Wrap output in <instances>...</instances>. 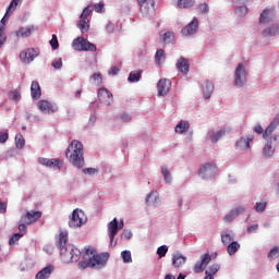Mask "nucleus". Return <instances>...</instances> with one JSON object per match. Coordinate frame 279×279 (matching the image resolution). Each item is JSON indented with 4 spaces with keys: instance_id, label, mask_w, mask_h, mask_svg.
Wrapping results in <instances>:
<instances>
[{
    "instance_id": "nucleus-27",
    "label": "nucleus",
    "mask_w": 279,
    "mask_h": 279,
    "mask_svg": "<svg viewBox=\"0 0 279 279\" xmlns=\"http://www.w3.org/2000/svg\"><path fill=\"white\" fill-rule=\"evenodd\" d=\"M186 263V257L181 253L173 254L172 264L175 268H180L182 265Z\"/></svg>"
},
{
    "instance_id": "nucleus-7",
    "label": "nucleus",
    "mask_w": 279,
    "mask_h": 279,
    "mask_svg": "<svg viewBox=\"0 0 279 279\" xmlns=\"http://www.w3.org/2000/svg\"><path fill=\"white\" fill-rule=\"evenodd\" d=\"M86 222L85 214L82 210L75 209L70 217L69 226L73 229L82 227Z\"/></svg>"
},
{
    "instance_id": "nucleus-24",
    "label": "nucleus",
    "mask_w": 279,
    "mask_h": 279,
    "mask_svg": "<svg viewBox=\"0 0 279 279\" xmlns=\"http://www.w3.org/2000/svg\"><path fill=\"white\" fill-rule=\"evenodd\" d=\"M278 135H274L272 137H268L267 144L264 147V155L265 157H271L275 154V149L271 147L272 141H277Z\"/></svg>"
},
{
    "instance_id": "nucleus-61",
    "label": "nucleus",
    "mask_w": 279,
    "mask_h": 279,
    "mask_svg": "<svg viewBox=\"0 0 279 279\" xmlns=\"http://www.w3.org/2000/svg\"><path fill=\"white\" fill-rule=\"evenodd\" d=\"M116 25L112 23L107 24V34H113Z\"/></svg>"
},
{
    "instance_id": "nucleus-40",
    "label": "nucleus",
    "mask_w": 279,
    "mask_h": 279,
    "mask_svg": "<svg viewBox=\"0 0 279 279\" xmlns=\"http://www.w3.org/2000/svg\"><path fill=\"white\" fill-rule=\"evenodd\" d=\"M166 59L163 49H158L155 54V61L158 65L162 64V61Z\"/></svg>"
},
{
    "instance_id": "nucleus-39",
    "label": "nucleus",
    "mask_w": 279,
    "mask_h": 279,
    "mask_svg": "<svg viewBox=\"0 0 279 279\" xmlns=\"http://www.w3.org/2000/svg\"><path fill=\"white\" fill-rule=\"evenodd\" d=\"M190 124L187 121H181L177 126H175V132L177 133H184L189 130Z\"/></svg>"
},
{
    "instance_id": "nucleus-49",
    "label": "nucleus",
    "mask_w": 279,
    "mask_h": 279,
    "mask_svg": "<svg viewBox=\"0 0 279 279\" xmlns=\"http://www.w3.org/2000/svg\"><path fill=\"white\" fill-rule=\"evenodd\" d=\"M9 97H10V99H12L13 101H19V100H21V98H22L21 92H19L17 89H14L13 92H10Z\"/></svg>"
},
{
    "instance_id": "nucleus-17",
    "label": "nucleus",
    "mask_w": 279,
    "mask_h": 279,
    "mask_svg": "<svg viewBox=\"0 0 279 279\" xmlns=\"http://www.w3.org/2000/svg\"><path fill=\"white\" fill-rule=\"evenodd\" d=\"M278 125H279V114H277L274 121L267 126V129L263 133V138L265 141H268V138L271 136L272 132L277 129Z\"/></svg>"
},
{
    "instance_id": "nucleus-45",
    "label": "nucleus",
    "mask_w": 279,
    "mask_h": 279,
    "mask_svg": "<svg viewBox=\"0 0 279 279\" xmlns=\"http://www.w3.org/2000/svg\"><path fill=\"white\" fill-rule=\"evenodd\" d=\"M220 270L219 264H214L209 266V269L205 270V272L209 274L210 276H215Z\"/></svg>"
},
{
    "instance_id": "nucleus-57",
    "label": "nucleus",
    "mask_w": 279,
    "mask_h": 279,
    "mask_svg": "<svg viewBox=\"0 0 279 279\" xmlns=\"http://www.w3.org/2000/svg\"><path fill=\"white\" fill-rule=\"evenodd\" d=\"M201 13H208L209 7L207 3L199 4L198 7Z\"/></svg>"
},
{
    "instance_id": "nucleus-2",
    "label": "nucleus",
    "mask_w": 279,
    "mask_h": 279,
    "mask_svg": "<svg viewBox=\"0 0 279 279\" xmlns=\"http://www.w3.org/2000/svg\"><path fill=\"white\" fill-rule=\"evenodd\" d=\"M88 254H89V258H90L92 268L105 267L110 257L109 253L97 254V251L90 246L85 248V252L83 254L84 260H87Z\"/></svg>"
},
{
    "instance_id": "nucleus-3",
    "label": "nucleus",
    "mask_w": 279,
    "mask_h": 279,
    "mask_svg": "<svg viewBox=\"0 0 279 279\" xmlns=\"http://www.w3.org/2000/svg\"><path fill=\"white\" fill-rule=\"evenodd\" d=\"M124 228V221H118L117 218H113L112 221L107 225V231H109V240L111 247H116L118 245V241L114 240L116 235L118 234L119 230Z\"/></svg>"
},
{
    "instance_id": "nucleus-28",
    "label": "nucleus",
    "mask_w": 279,
    "mask_h": 279,
    "mask_svg": "<svg viewBox=\"0 0 279 279\" xmlns=\"http://www.w3.org/2000/svg\"><path fill=\"white\" fill-rule=\"evenodd\" d=\"M203 90H204V97L205 99H209L215 90V85L213 82H205L204 83V87H203Z\"/></svg>"
},
{
    "instance_id": "nucleus-54",
    "label": "nucleus",
    "mask_w": 279,
    "mask_h": 279,
    "mask_svg": "<svg viewBox=\"0 0 279 279\" xmlns=\"http://www.w3.org/2000/svg\"><path fill=\"white\" fill-rule=\"evenodd\" d=\"M93 12V9L90 5H88L86 9H84L81 19H86L88 20V16L90 15V13Z\"/></svg>"
},
{
    "instance_id": "nucleus-10",
    "label": "nucleus",
    "mask_w": 279,
    "mask_h": 279,
    "mask_svg": "<svg viewBox=\"0 0 279 279\" xmlns=\"http://www.w3.org/2000/svg\"><path fill=\"white\" fill-rule=\"evenodd\" d=\"M98 100L105 104V106H110L113 102V95L106 87H100L98 89Z\"/></svg>"
},
{
    "instance_id": "nucleus-47",
    "label": "nucleus",
    "mask_w": 279,
    "mask_h": 279,
    "mask_svg": "<svg viewBox=\"0 0 279 279\" xmlns=\"http://www.w3.org/2000/svg\"><path fill=\"white\" fill-rule=\"evenodd\" d=\"M24 235V233H14L9 239V245H14L16 242L20 241V239Z\"/></svg>"
},
{
    "instance_id": "nucleus-46",
    "label": "nucleus",
    "mask_w": 279,
    "mask_h": 279,
    "mask_svg": "<svg viewBox=\"0 0 279 279\" xmlns=\"http://www.w3.org/2000/svg\"><path fill=\"white\" fill-rule=\"evenodd\" d=\"M92 268V264H90V256L88 254L87 259H84L82 262L78 263V268L80 269H86V268Z\"/></svg>"
},
{
    "instance_id": "nucleus-6",
    "label": "nucleus",
    "mask_w": 279,
    "mask_h": 279,
    "mask_svg": "<svg viewBox=\"0 0 279 279\" xmlns=\"http://www.w3.org/2000/svg\"><path fill=\"white\" fill-rule=\"evenodd\" d=\"M40 54L39 49L27 48L20 52L19 58L23 63L29 64Z\"/></svg>"
},
{
    "instance_id": "nucleus-48",
    "label": "nucleus",
    "mask_w": 279,
    "mask_h": 279,
    "mask_svg": "<svg viewBox=\"0 0 279 279\" xmlns=\"http://www.w3.org/2000/svg\"><path fill=\"white\" fill-rule=\"evenodd\" d=\"M220 236H221V242H222L223 245H229L232 241L231 234L222 232L220 234Z\"/></svg>"
},
{
    "instance_id": "nucleus-63",
    "label": "nucleus",
    "mask_w": 279,
    "mask_h": 279,
    "mask_svg": "<svg viewBox=\"0 0 279 279\" xmlns=\"http://www.w3.org/2000/svg\"><path fill=\"white\" fill-rule=\"evenodd\" d=\"M104 8H105L104 3L100 2V3L95 5V11L97 13H101V12H104Z\"/></svg>"
},
{
    "instance_id": "nucleus-56",
    "label": "nucleus",
    "mask_w": 279,
    "mask_h": 279,
    "mask_svg": "<svg viewBox=\"0 0 279 279\" xmlns=\"http://www.w3.org/2000/svg\"><path fill=\"white\" fill-rule=\"evenodd\" d=\"M9 141V133L8 132H0V144H4Z\"/></svg>"
},
{
    "instance_id": "nucleus-4",
    "label": "nucleus",
    "mask_w": 279,
    "mask_h": 279,
    "mask_svg": "<svg viewBox=\"0 0 279 279\" xmlns=\"http://www.w3.org/2000/svg\"><path fill=\"white\" fill-rule=\"evenodd\" d=\"M81 251L72 245H68V250L62 251L61 258L64 263H77L81 258Z\"/></svg>"
},
{
    "instance_id": "nucleus-13",
    "label": "nucleus",
    "mask_w": 279,
    "mask_h": 279,
    "mask_svg": "<svg viewBox=\"0 0 279 279\" xmlns=\"http://www.w3.org/2000/svg\"><path fill=\"white\" fill-rule=\"evenodd\" d=\"M171 87V81L168 78H160L157 83L158 95L165 97Z\"/></svg>"
},
{
    "instance_id": "nucleus-20",
    "label": "nucleus",
    "mask_w": 279,
    "mask_h": 279,
    "mask_svg": "<svg viewBox=\"0 0 279 279\" xmlns=\"http://www.w3.org/2000/svg\"><path fill=\"white\" fill-rule=\"evenodd\" d=\"M33 32H35V26H27V27H21L20 29L15 31V37L16 38H28L32 36Z\"/></svg>"
},
{
    "instance_id": "nucleus-53",
    "label": "nucleus",
    "mask_w": 279,
    "mask_h": 279,
    "mask_svg": "<svg viewBox=\"0 0 279 279\" xmlns=\"http://www.w3.org/2000/svg\"><path fill=\"white\" fill-rule=\"evenodd\" d=\"M267 208V203H256L255 210L257 213H263Z\"/></svg>"
},
{
    "instance_id": "nucleus-35",
    "label": "nucleus",
    "mask_w": 279,
    "mask_h": 279,
    "mask_svg": "<svg viewBox=\"0 0 279 279\" xmlns=\"http://www.w3.org/2000/svg\"><path fill=\"white\" fill-rule=\"evenodd\" d=\"M279 34V27L277 25H272L271 27L263 31V36H277Z\"/></svg>"
},
{
    "instance_id": "nucleus-8",
    "label": "nucleus",
    "mask_w": 279,
    "mask_h": 279,
    "mask_svg": "<svg viewBox=\"0 0 279 279\" xmlns=\"http://www.w3.org/2000/svg\"><path fill=\"white\" fill-rule=\"evenodd\" d=\"M217 171H218V168L215 163H205V166L202 167L199 170V175L204 180H209L215 178Z\"/></svg>"
},
{
    "instance_id": "nucleus-9",
    "label": "nucleus",
    "mask_w": 279,
    "mask_h": 279,
    "mask_svg": "<svg viewBox=\"0 0 279 279\" xmlns=\"http://www.w3.org/2000/svg\"><path fill=\"white\" fill-rule=\"evenodd\" d=\"M211 262V255L206 253L202 255L201 260H198L194 266V272L195 274H202L205 271L209 263Z\"/></svg>"
},
{
    "instance_id": "nucleus-64",
    "label": "nucleus",
    "mask_w": 279,
    "mask_h": 279,
    "mask_svg": "<svg viewBox=\"0 0 279 279\" xmlns=\"http://www.w3.org/2000/svg\"><path fill=\"white\" fill-rule=\"evenodd\" d=\"M245 211V208L243 207H238L235 208L234 210H232V213L235 215V216H239L240 214L244 213Z\"/></svg>"
},
{
    "instance_id": "nucleus-34",
    "label": "nucleus",
    "mask_w": 279,
    "mask_h": 279,
    "mask_svg": "<svg viewBox=\"0 0 279 279\" xmlns=\"http://www.w3.org/2000/svg\"><path fill=\"white\" fill-rule=\"evenodd\" d=\"M77 27L81 29L82 34H85L89 29V21L88 19H81L77 24Z\"/></svg>"
},
{
    "instance_id": "nucleus-38",
    "label": "nucleus",
    "mask_w": 279,
    "mask_h": 279,
    "mask_svg": "<svg viewBox=\"0 0 279 279\" xmlns=\"http://www.w3.org/2000/svg\"><path fill=\"white\" fill-rule=\"evenodd\" d=\"M90 81H93V83L96 84L97 86H100L104 83L102 74L100 72L94 73L90 76Z\"/></svg>"
},
{
    "instance_id": "nucleus-11",
    "label": "nucleus",
    "mask_w": 279,
    "mask_h": 279,
    "mask_svg": "<svg viewBox=\"0 0 279 279\" xmlns=\"http://www.w3.org/2000/svg\"><path fill=\"white\" fill-rule=\"evenodd\" d=\"M43 217V214L40 211H28L26 215L21 217V222L25 225H31L33 222L38 221Z\"/></svg>"
},
{
    "instance_id": "nucleus-31",
    "label": "nucleus",
    "mask_w": 279,
    "mask_h": 279,
    "mask_svg": "<svg viewBox=\"0 0 279 279\" xmlns=\"http://www.w3.org/2000/svg\"><path fill=\"white\" fill-rule=\"evenodd\" d=\"M240 247H241V244L238 243L236 241L231 242V243L228 244V246H227L228 255H229V256L235 255L236 252H239Z\"/></svg>"
},
{
    "instance_id": "nucleus-16",
    "label": "nucleus",
    "mask_w": 279,
    "mask_h": 279,
    "mask_svg": "<svg viewBox=\"0 0 279 279\" xmlns=\"http://www.w3.org/2000/svg\"><path fill=\"white\" fill-rule=\"evenodd\" d=\"M197 28L198 20L195 17L189 25L182 28L181 34H183V36H193V34H196Z\"/></svg>"
},
{
    "instance_id": "nucleus-42",
    "label": "nucleus",
    "mask_w": 279,
    "mask_h": 279,
    "mask_svg": "<svg viewBox=\"0 0 279 279\" xmlns=\"http://www.w3.org/2000/svg\"><path fill=\"white\" fill-rule=\"evenodd\" d=\"M158 202V192H151L150 194H147L146 196V204H156Z\"/></svg>"
},
{
    "instance_id": "nucleus-59",
    "label": "nucleus",
    "mask_w": 279,
    "mask_h": 279,
    "mask_svg": "<svg viewBox=\"0 0 279 279\" xmlns=\"http://www.w3.org/2000/svg\"><path fill=\"white\" fill-rule=\"evenodd\" d=\"M235 217H236V216L233 214V211H231L229 215H227V216L223 217V220H225L226 222H231V221L234 220Z\"/></svg>"
},
{
    "instance_id": "nucleus-33",
    "label": "nucleus",
    "mask_w": 279,
    "mask_h": 279,
    "mask_svg": "<svg viewBox=\"0 0 279 279\" xmlns=\"http://www.w3.org/2000/svg\"><path fill=\"white\" fill-rule=\"evenodd\" d=\"M160 40L163 45L172 44L174 40V34L171 32H167L161 36Z\"/></svg>"
},
{
    "instance_id": "nucleus-14",
    "label": "nucleus",
    "mask_w": 279,
    "mask_h": 279,
    "mask_svg": "<svg viewBox=\"0 0 279 279\" xmlns=\"http://www.w3.org/2000/svg\"><path fill=\"white\" fill-rule=\"evenodd\" d=\"M37 106H38V109L44 113L50 114V113H56L58 111V106L51 105V102L47 100H40Z\"/></svg>"
},
{
    "instance_id": "nucleus-62",
    "label": "nucleus",
    "mask_w": 279,
    "mask_h": 279,
    "mask_svg": "<svg viewBox=\"0 0 279 279\" xmlns=\"http://www.w3.org/2000/svg\"><path fill=\"white\" fill-rule=\"evenodd\" d=\"M120 118H121L122 122H130L132 120V117L128 113L121 114Z\"/></svg>"
},
{
    "instance_id": "nucleus-22",
    "label": "nucleus",
    "mask_w": 279,
    "mask_h": 279,
    "mask_svg": "<svg viewBox=\"0 0 279 279\" xmlns=\"http://www.w3.org/2000/svg\"><path fill=\"white\" fill-rule=\"evenodd\" d=\"M66 242H68V232L66 231L60 232L58 242H57L58 247L60 248V255H62V252H64V250H68Z\"/></svg>"
},
{
    "instance_id": "nucleus-43",
    "label": "nucleus",
    "mask_w": 279,
    "mask_h": 279,
    "mask_svg": "<svg viewBox=\"0 0 279 279\" xmlns=\"http://www.w3.org/2000/svg\"><path fill=\"white\" fill-rule=\"evenodd\" d=\"M121 257L124 264H131L133 262L131 251L121 252Z\"/></svg>"
},
{
    "instance_id": "nucleus-41",
    "label": "nucleus",
    "mask_w": 279,
    "mask_h": 279,
    "mask_svg": "<svg viewBox=\"0 0 279 279\" xmlns=\"http://www.w3.org/2000/svg\"><path fill=\"white\" fill-rule=\"evenodd\" d=\"M267 258H268L269 260H275V259L279 258V246H274V247L269 251V253H268V255H267Z\"/></svg>"
},
{
    "instance_id": "nucleus-23",
    "label": "nucleus",
    "mask_w": 279,
    "mask_h": 279,
    "mask_svg": "<svg viewBox=\"0 0 279 279\" xmlns=\"http://www.w3.org/2000/svg\"><path fill=\"white\" fill-rule=\"evenodd\" d=\"M228 132H230V130H219L217 132L211 131L209 132V141H211V143H218V141H220V138H222V136H225Z\"/></svg>"
},
{
    "instance_id": "nucleus-36",
    "label": "nucleus",
    "mask_w": 279,
    "mask_h": 279,
    "mask_svg": "<svg viewBox=\"0 0 279 279\" xmlns=\"http://www.w3.org/2000/svg\"><path fill=\"white\" fill-rule=\"evenodd\" d=\"M15 147L17 149H23V147H25V138L21 133L15 135Z\"/></svg>"
},
{
    "instance_id": "nucleus-32",
    "label": "nucleus",
    "mask_w": 279,
    "mask_h": 279,
    "mask_svg": "<svg viewBox=\"0 0 279 279\" xmlns=\"http://www.w3.org/2000/svg\"><path fill=\"white\" fill-rule=\"evenodd\" d=\"M84 37H77L76 39L73 40L72 47L75 51H84Z\"/></svg>"
},
{
    "instance_id": "nucleus-29",
    "label": "nucleus",
    "mask_w": 279,
    "mask_h": 279,
    "mask_svg": "<svg viewBox=\"0 0 279 279\" xmlns=\"http://www.w3.org/2000/svg\"><path fill=\"white\" fill-rule=\"evenodd\" d=\"M143 70L131 71L128 77L130 83H138L142 78Z\"/></svg>"
},
{
    "instance_id": "nucleus-44",
    "label": "nucleus",
    "mask_w": 279,
    "mask_h": 279,
    "mask_svg": "<svg viewBox=\"0 0 279 279\" xmlns=\"http://www.w3.org/2000/svg\"><path fill=\"white\" fill-rule=\"evenodd\" d=\"M84 43V50L83 51H90V52H96L97 47L89 43L87 39L83 40Z\"/></svg>"
},
{
    "instance_id": "nucleus-58",
    "label": "nucleus",
    "mask_w": 279,
    "mask_h": 279,
    "mask_svg": "<svg viewBox=\"0 0 279 279\" xmlns=\"http://www.w3.org/2000/svg\"><path fill=\"white\" fill-rule=\"evenodd\" d=\"M52 66L56 69V70H60L62 68V60L61 58L56 60V61H52Z\"/></svg>"
},
{
    "instance_id": "nucleus-30",
    "label": "nucleus",
    "mask_w": 279,
    "mask_h": 279,
    "mask_svg": "<svg viewBox=\"0 0 279 279\" xmlns=\"http://www.w3.org/2000/svg\"><path fill=\"white\" fill-rule=\"evenodd\" d=\"M22 1L23 0H12L5 10L4 17L10 16L16 10L19 4L22 3Z\"/></svg>"
},
{
    "instance_id": "nucleus-26",
    "label": "nucleus",
    "mask_w": 279,
    "mask_h": 279,
    "mask_svg": "<svg viewBox=\"0 0 279 279\" xmlns=\"http://www.w3.org/2000/svg\"><path fill=\"white\" fill-rule=\"evenodd\" d=\"M275 16V11L274 9H266L263 11V13L260 14V17H259V22L260 23H267L269 22L270 20H272Z\"/></svg>"
},
{
    "instance_id": "nucleus-60",
    "label": "nucleus",
    "mask_w": 279,
    "mask_h": 279,
    "mask_svg": "<svg viewBox=\"0 0 279 279\" xmlns=\"http://www.w3.org/2000/svg\"><path fill=\"white\" fill-rule=\"evenodd\" d=\"M132 236H133V233L131 231H123L121 233V239L130 240V239H132Z\"/></svg>"
},
{
    "instance_id": "nucleus-55",
    "label": "nucleus",
    "mask_w": 279,
    "mask_h": 279,
    "mask_svg": "<svg viewBox=\"0 0 279 279\" xmlns=\"http://www.w3.org/2000/svg\"><path fill=\"white\" fill-rule=\"evenodd\" d=\"M83 172L85 174L94 175V174L98 173V169H96V168H85V169H83Z\"/></svg>"
},
{
    "instance_id": "nucleus-5",
    "label": "nucleus",
    "mask_w": 279,
    "mask_h": 279,
    "mask_svg": "<svg viewBox=\"0 0 279 279\" xmlns=\"http://www.w3.org/2000/svg\"><path fill=\"white\" fill-rule=\"evenodd\" d=\"M246 69L243 63H239L234 72V86L241 88L246 84Z\"/></svg>"
},
{
    "instance_id": "nucleus-18",
    "label": "nucleus",
    "mask_w": 279,
    "mask_h": 279,
    "mask_svg": "<svg viewBox=\"0 0 279 279\" xmlns=\"http://www.w3.org/2000/svg\"><path fill=\"white\" fill-rule=\"evenodd\" d=\"M177 69L179 72L182 74L186 75L190 71V62L189 59L184 57H180L178 62H177Z\"/></svg>"
},
{
    "instance_id": "nucleus-51",
    "label": "nucleus",
    "mask_w": 279,
    "mask_h": 279,
    "mask_svg": "<svg viewBox=\"0 0 279 279\" xmlns=\"http://www.w3.org/2000/svg\"><path fill=\"white\" fill-rule=\"evenodd\" d=\"M52 50H58L59 48V41H58V36L57 35H52L51 40L49 41Z\"/></svg>"
},
{
    "instance_id": "nucleus-1",
    "label": "nucleus",
    "mask_w": 279,
    "mask_h": 279,
    "mask_svg": "<svg viewBox=\"0 0 279 279\" xmlns=\"http://www.w3.org/2000/svg\"><path fill=\"white\" fill-rule=\"evenodd\" d=\"M65 157L75 168L82 169L85 166L83 144L73 140L65 151Z\"/></svg>"
},
{
    "instance_id": "nucleus-15",
    "label": "nucleus",
    "mask_w": 279,
    "mask_h": 279,
    "mask_svg": "<svg viewBox=\"0 0 279 279\" xmlns=\"http://www.w3.org/2000/svg\"><path fill=\"white\" fill-rule=\"evenodd\" d=\"M38 162L41 166H46L48 168L60 169L62 167V160H60V159H49V158L40 157V158H38Z\"/></svg>"
},
{
    "instance_id": "nucleus-21",
    "label": "nucleus",
    "mask_w": 279,
    "mask_h": 279,
    "mask_svg": "<svg viewBox=\"0 0 279 279\" xmlns=\"http://www.w3.org/2000/svg\"><path fill=\"white\" fill-rule=\"evenodd\" d=\"M31 96L33 99H39L43 96L41 87L38 81H33L31 84Z\"/></svg>"
},
{
    "instance_id": "nucleus-25",
    "label": "nucleus",
    "mask_w": 279,
    "mask_h": 279,
    "mask_svg": "<svg viewBox=\"0 0 279 279\" xmlns=\"http://www.w3.org/2000/svg\"><path fill=\"white\" fill-rule=\"evenodd\" d=\"M253 141H254V136H250L247 138L241 137L236 142V147H240V149H250L251 143H253Z\"/></svg>"
},
{
    "instance_id": "nucleus-19",
    "label": "nucleus",
    "mask_w": 279,
    "mask_h": 279,
    "mask_svg": "<svg viewBox=\"0 0 279 279\" xmlns=\"http://www.w3.org/2000/svg\"><path fill=\"white\" fill-rule=\"evenodd\" d=\"M54 269L53 265H48L36 274L35 279H49Z\"/></svg>"
},
{
    "instance_id": "nucleus-12",
    "label": "nucleus",
    "mask_w": 279,
    "mask_h": 279,
    "mask_svg": "<svg viewBox=\"0 0 279 279\" xmlns=\"http://www.w3.org/2000/svg\"><path fill=\"white\" fill-rule=\"evenodd\" d=\"M141 13L144 15H149L154 11L155 2L154 0H137Z\"/></svg>"
},
{
    "instance_id": "nucleus-37",
    "label": "nucleus",
    "mask_w": 279,
    "mask_h": 279,
    "mask_svg": "<svg viewBox=\"0 0 279 279\" xmlns=\"http://www.w3.org/2000/svg\"><path fill=\"white\" fill-rule=\"evenodd\" d=\"M194 0H178V7L181 9H190L194 7Z\"/></svg>"
},
{
    "instance_id": "nucleus-50",
    "label": "nucleus",
    "mask_w": 279,
    "mask_h": 279,
    "mask_svg": "<svg viewBox=\"0 0 279 279\" xmlns=\"http://www.w3.org/2000/svg\"><path fill=\"white\" fill-rule=\"evenodd\" d=\"M167 252H168V247L166 245L159 246L157 248V255L159 256V258H163Z\"/></svg>"
},
{
    "instance_id": "nucleus-52",
    "label": "nucleus",
    "mask_w": 279,
    "mask_h": 279,
    "mask_svg": "<svg viewBox=\"0 0 279 279\" xmlns=\"http://www.w3.org/2000/svg\"><path fill=\"white\" fill-rule=\"evenodd\" d=\"M161 173H162V175H163V178H165V181H166L167 183H170V182H171V174H170V172L168 171V169H167V168H161Z\"/></svg>"
}]
</instances>
